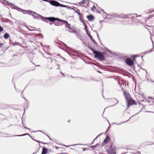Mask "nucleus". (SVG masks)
<instances>
[{
	"label": "nucleus",
	"instance_id": "22",
	"mask_svg": "<svg viewBox=\"0 0 154 154\" xmlns=\"http://www.w3.org/2000/svg\"><path fill=\"white\" fill-rule=\"evenodd\" d=\"M58 6H60L61 7H67L66 5H63L60 4L59 3V5Z\"/></svg>",
	"mask_w": 154,
	"mask_h": 154
},
{
	"label": "nucleus",
	"instance_id": "5",
	"mask_svg": "<svg viewBox=\"0 0 154 154\" xmlns=\"http://www.w3.org/2000/svg\"><path fill=\"white\" fill-rule=\"evenodd\" d=\"M116 150L115 147L112 148V146H110L109 149L108 150L107 152L109 154H116Z\"/></svg>",
	"mask_w": 154,
	"mask_h": 154
},
{
	"label": "nucleus",
	"instance_id": "4",
	"mask_svg": "<svg viewBox=\"0 0 154 154\" xmlns=\"http://www.w3.org/2000/svg\"><path fill=\"white\" fill-rule=\"evenodd\" d=\"M23 11H25H25L29 12L30 13H33L34 14L36 15H37L36 16H35L33 15H32L34 19H35V18L38 19V18H40L42 17V16H41V15H40L39 14H37V13H36V12H35L34 11H28V10H27V11L23 10Z\"/></svg>",
	"mask_w": 154,
	"mask_h": 154
},
{
	"label": "nucleus",
	"instance_id": "6",
	"mask_svg": "<svg viewBox=\"0 0 154 154\" xmlns=\"http://www.w3.org/2000/svg\"><path fill=\"white\" fill-rule=\"evenodd\" d=\"M126 63L130 66H132L134 64V62L132 60L130 59H127L125 60Z\"/></svg>",
	"mask_w": 154,
	"mask_h": 154
},
{
	"label": "nucleus",
	"instance_id": "11",
	"mask_svg": "<svg viewBox=\"0 0 154 154\" xmlns=\"http://www.w3.org/2000/svg\"><path fill=\"white\" fill-rule=\"evenodd\" d=\"M84 5V6L87 7L88 6V2L87 0H83L80 3Z\"/></svg>",
	"mask_w": 154,
	"mask_h": 154
},
{
	"label": "nucleus",
	"instance_id": "20",
	"mask_svg": "<svg viewBox=\"0 0 154 154\" xmlns=\"http://www.w3.org/2000/svg\"><path fill=\"white\" fill-rule=\"evenodd\" d=\"M14 9L19 11H23V10L21 9V8L17 7H15Z\"/></svg>",
	"mask_w": 154,
	"mask_h": 154
},
{
	"label": "nucleus",
	"instance_id": "33",
	"mask_svg": "<svg viewBox=\"0 0 154 154\" xmlns=\"http://www.w3.org/2000/svg\"><path fill=\"white\" fill-rule=\"evenodd\" d=\"M96 12H98L99 14L100 13V12L99 11H98L97 10Z\"/></svg>",
	"mask_w": 154,
	"mask_h": 154
},
{
	"label": "nucleus",
	"instance_id": "38",
	"mask_svg": "<svg viewBox=\"0 0 154 154\" xmlns=\"http://www.w3.org/2000/svg\"><path fill=\"white\" fill-rule=\"evenodd\" d=\"M100 134H99V135H98L95 139H94V140H95L97 138V137H98V136Z\"/></svg>",
	"mask_w": 154,
	"mask_h": 154
},
{
	"label": "nucleus",
	"instance_id": "2",
	"mask_svg": "<svg viewBox=\"0 0 154 154\" xmlns=\"http://www.w3.org/2000/svg\"><path fill=\"white\" fill-rule=\"evenodd\" d=\"M94 53L95 54V57L96 58H98L101 60H104V56L103 53L95 51L94 52Z\"/></svg>",
	"mask_w": 154,
	"mask_h": 154
},
{
	"label": "nucleus",
	"instance_id": "39",
	"mask_svg": "<svg viewBox=\"0 0 154 154\" xmlns=\"http://www.w3.org/2000/svg\"><path fill=\"white\" fill-rule=\"evenodd\" d=\"M116 100V101H117V103H118V100Z\"/></svg>",
	"mask_w": 154,
	"mask_h": 154
},
{
	"label": "nucleus",
	"instance_id": "19",
	"mask_svg": "<svg viewBox=\"0 0 154 154\" xmlns=\"http://www.w3.org/2000/svg\"><path fill=\"white\" fill-rule=\"evenodd\" d=\"M91 9L92 11H93L94 12H96V11L97 10L96 8V7L95 6H93L92 8Z\"/></svg>",
	"mask_w": 154,
	"mask_h": 154
},
{
	"label": "nucleus",
	"instance_id": "31",
	"mask_svg": "<svg viewBox=\"0 0 154 154\" xmlns=\"http://www.w3.org/2000/svg\"><path fill=\"white\" fill-rule=\"evenodd\" d=\"M82 149L83 151H85L86 150V148H83Z\"/></svg>",
	"mask_w": 154,
	"mask_h": 154
},
{
	"label": "nucleus",
	"instance_id": "42",
	"mask_svg": "<svg viewBox=\"0 0 154 154\" xmlns=\"http://www.w3.org/2000/svg\"><path fill=\"white\" fill-rule=\"evenodd\" d=\"M73 32H75V33H76V32L75 31H74Z\"/></svg>",
	"mask_w": 154,
	"mask_h": 154
},
{
	"label": "nucleus",
	"instance_id": "36",
	"mask_svg": "<svg viewBox=\"0 0 154 154\" xmlns=\"http://www.w3.org/2000/svg\"><path fill=\"white\" fill-rule=\"evenodd\" d=\"M55 148H56V149H59V147H57V146H55Z\"/></svg>",
	"mask_w": 154,
	"mask_h": 154
},
{
	"label": "nucleus",
	"instance_id": "1",
	"mask_svg": "<svg viewBox=\"0 0 154 154\" xmlns=\"http://www.w3.org/2000/svg\"><path fill=\"white\" fill-rule=\"evenodd\" d=\"M44 18L52 22H54L55 20H58L60 21L63 24H64L65 25L66 27H68L70 28V25L69 24L68 22L65 20H63L60 19L55 18L54 17H47L45 18Z\"/></svg>",
	"mask_w": 154,
	"mask_h": 154
},
{
	"label": "nucleus",
	"instance_id": "10",
	"mask_svg": "<svg viewBox=\"0 0 154 154\" xmlns=\"http://www.w3.org/2000/svg\"><path fill=\"white\" fill-rule=\"evenodd\" d=\"M127 101H128V105H132L135 104V101L134 100L132 99H130Z\"/></svg>",
	"mask_w": 154,
	"mask_h": 154
},
{
	"label": "nucleus",
	"instance_id": "28",
	"mask_svg": "<svg viewBox=\"0 0 154 154\" xmlns=\"http://www.w3.org/2000/svg\"><path fill=\"white\" fill-rule=\"evenodd\" d=\"M69 51H71L73 52H75V51L73 50H72L71 48H70V50H69Z\"/></svg>",
	"mask_w": 154,
	"mask_h": 154
},
{
	"label": "nucleus",
	"instance_id": "21",
	"mask_svg": "<svg viewBox=\"0 0 154 154\" xmlns=\"http://www.w3.org/2000/svg\"><path fill=\"white\" fill-rule=\"evenodd\" d=\"M98 145V144H97L96 145H93L91 146V147L93 149H94L96 147V146Z\"/></svg>",
	"mask_w": 154,
	"mask_h": 154
},
{
	"label": "nucleus",
	"instance_id": "45",
	"mask_svg": "<svg viewBox=\"0 0 154 154\" xmlns=\"http://www.w3.org/2000/svg\"><path fill=\"white\" fill-rule=\"evenodd\" d=\"M139 16V17H141V15H139V16Z\"/></svg>",
	"mask_w": 154,
	"mask_h": 154
},
{
	"label": "nucleus",
	"instance_id": "26",
	"mask_svg": "<svg viewBox=\"0 0 154 154\" xmlns=\"http://www.w3.org/2000/svg\"><path fill=\"white\" fill-rule=\"evenodd\" d=\"M148 98L151 99V101H152V102L153 101L154 99L153 98H152V97H148Z\"/></svg>",
	"mask_w": 154,
	"mask_h": 154
},
{
	"label": "nucleus",
	"instance_id": "9",
	"mask_svg": "<svg viewBox=\"0 0 154 154\" xmlns=\"http://www.w3.org/2000/svg\"><path fill=\"white\" fill-rule=\"evenodd\" d=\"M49 2L51 5L54 6H58L59 5V3L56 1H49Z\"/></svg>",
	"mask_w": 154,
	"mask_h": 154
},
{
	"label": "nucleus",
	"instance_id": "12",
	"mask_svg": "<svg viewBox=\"0 0 154 154\" xmlns=\"http://www.w3.org/2000/svg\"><path fill=\"white\" fill-rule=\"evenodd\" d=\"M87 18L89 21H92L94 19V17L93 16L90 15L87 16Z\"/></svg>",
	"mask_w": 154,
	"mask_h": 154
},
{
	"label": "nucleus",
	"instance_id": "14",
	"mask_svg": "<svg viewBox=\"0 0 154 154\" xmlns=\"http://www.w3.org/2000/svg\"><path fill=\"white\" fill-rule=\"evenodd\" d=\"M140 96L142 98H143V99L142 100H144L146 99L145 98V96L143 93H141L139 94Z\"/></svg>",
	"mask_w": 154,
	"mask_h": 154
},
{
	"label": "nucleus",
	"instance_id": "48",
	"mask_svg": "<svg viewBox=\"0 0 154 154\" xmlns=\"http://www.w3.org/2000/svg\"><path fill=\"white\" fill-rule=\"evenodd\" d=\"M23 13H24V14H26V13H25V12H23Z\"/></svg>",
	"mask_w": 154,
	"mask_h": 154
},
{
	"label": "nucleus",
	"instance_id": "18",
	"mask_svg": "<svg viewBox=\"0 0 154 154\" xmlns=\"http://www.w3.org/2000/svg\"><path fill=\"white\" fill-rule=\"evenodd\" d=\"M154 12V10H148L146 12V13L147 14L151 13L152 12Z\"/></svg>",
	"mask_w": 154,
	"mask_h": 154
},
{
	"label": "nucleus",
	"instance_id": "30",
	"mask_svg": "<svg viewBox=\"0 0 154 154\" xmlns=\"http://www.w3.org/2000/svg\"><path fill=\"white\" fill-rule=\"evenodd\" d=\"M89 37H90L91 39V40H93V39H93V37H92L91 35V36H90Z\"/></svg>",
	"mask_w": 154,
	"mask_h": 154
},
{
	"label": "nucleus",
	"instance_id": "40",
	"mask_svg": "<svg viewBox=\"0 0 154 154\" xmlns=\"http://www.w3.org/2000/svg\"><path fill=\"white\" fill-rule=\"evenodd\" d=\"M98 72L100 73H101V72L99 71H98Z\"/></svg>",
	"mask_w": 154,
	"mask_h": 154
},
{
	"label": "nucleus",
	"instance_id": "32",
	"mask_svg": "<svg viewBox=\"0 0 154 154\" xmlns=\"http://www.w3.org/2000/svg\"><path fill=\"white\" fill-rule=\"evenodd\" d=\"M152 16H153L152 15L150 16H149V18H148V19H149L150 18L152 17Z\"/></svg>",
	"mask_w": 154,
	"mask_h": 154
},
{
	"label": "nucleus",
	"instance_id": "41",
	"mask_svg": "<svg viewBox=\"0 0 154 154\" xmlns=\"http://www.w3.org/2000/svg\"><path fill=\"white\" fill-rule=\"evenodd\" d=\"M147 101L148 102H150V100H147Z\"/></svg>",
	"mask_w": 154,
	"mask_h": 154
},
{
	"label": "nucleus",
	"instance_id": "7",
	"mask_svg": "<svg viewBox=\"0 0 154 154\" xmlns=\"http://www.w3.org/2000/svg\"><path fill=\"white\" fill-rule=\"evenodd\" d=\"M124 94L127 101H128L131 98L130 95L128 93L124 91Z\"/></svg>",
	"mask_w": 154,
	"mask_h": 154
},
{
	"label": "nucleus",
	"instance_id": "47",
	"mask_svg": "<svg viewBox=\"0 0 154 154\" xmlns=\"http://www.w3.org/2000/svg\"><path fill=\"white\" fill-rule=\"evenodd\" d=\"M77 145L76 144H75V145H72V146H75V145Z\"/></svg>",
	"mask_w": 154,
	"mask_h": 154
},
{
	"label": "nucleus",
	"instance_id": "34",
	"mask_svg": "<svg viewBox=\"0 0 154 154\" xmlns=\"http://www.w3.org/2000/svg\"><path fill=\"white\" fill-rule=\"evenodd\" d=\"M24 127L25 128H26V129H29V128H26V127H25V126H24Z\"/></svg>",
	"mask_w": 154,
	"mask_h": 154
},
{
	"label": "nucleus",
	"instance_id": "13",
	"mask_svg": "<svg viewBox=\"0 0 154 154\" xmlns=\"http://www.w3.org/2000/svg\"><path fill=\"white\" fill-rule=\"evenodd\" d=\"M48 152L47 149L45 148L42 149V154H46Z\"/></svg>",
	"mask_w": 154,
	"mask_h": 154
},
{
	"label": "nucleus",
	"instance_id": "25",
	"mask_svg": "<svg viewBox=\"0 0 154 154\" xmlns=\"http://www.w3.org/2000/svg\"><path fill=\"white\" fill-rule=\"evenodd\" d=\"M3 30V29L1 26L0 25V32L2 31Z\"/></svg>",
	"mask_w": 154,
	"mask_h": 154
},
{
	"label": "nucleus",
	"instance_id": "43",
	"mask_svg": "<svg viewBox=\"0 0 154 154\" xmlns=\"http://www.w3.org/2000/svg\"><path fill=\"white\" fill-rule=\"evenodd\" d=\"M133 59L134 60H135V58L134 57H133Z\"/></svg>",
	"mask_w": 154,
	"mask_h": 154
},
{
	"label": "nucleus",
	"instance_id": "17",
	"mask_svg": "<svg viewBox=\"0 0 154 154\" xmlns=\"http://www.w3.org/2000/svg\"><path fill=\"white\" fill-rule=\"evenodd\" d=\"M63 24L62 23H60L59 22H56L55 23V25L57 26H60Z\"/></svg>",
	"mask_w": 154,
	"mask_h": 154
},
{
	"label": "nucleus",
	"instance_id": "29",
	"mask_svg": "<svg viewBox=\"0 0 154 154\" xmlns=\"http://www.w3.org/2000/svg\"><path fill=\"white\" fill-rule=\"evenodd\" d=\"M65 51L67 53H68V54H69V55L70 56H71V54L68 51Z\"/></svg>",
	"mask_w": 154,
	"mask_h": 154
},
{
	"label": "nucleus",
	"instance_id": "24",
	"mask_svg": "<svg viewBox=\"0 0 154 154\" xmlns=\"http://www.w3.org/2000/svg\"><path fill=\"white\" fill-rule=\"evenodd\" d=\"M18 44H19V43L18 42H15V43H13L12 44V45L14 46H15L16 45H18Z\"/></svg>",
	"mask_w": 154,
	"mask_h": 154
},
{
	"label": "nucleus",
	"instance_id": "16",
	"mask_svg": "<svg viewBox=\"0 0 154 154\" xmlns=\"http://www.w3.org/2000/svg\"><path fill=\"white\" fill-rule=\"evenodd\" d=\"M10 37V35L8 33H5L4 36V38L5 39H7Z\"/></svg>",
	"mask_w": 154,
	"mask_h": 154
},
{
	"label": "nucleus",
	"instance_id": "8",
	"mask_svg": "<svg viewBox=\"0 0 154 154\" xmlns=\"http://www.w3.org/2000/svg\"><path fill=\"white\" fill-rule=\"evenodd\" d=\"M110 141V137L109 136H107L106 139L104 140L102 144V145L104 146L105 145V144L109 143V142Z\"/></svg>",
	"mask_w": 154,
	"mask_h": 154
},
{
	"label": "nucleus",
	"instance_id": "44",
	"mask_svg": "<svg viewBox=\"0 0 154 154\" xmlns=\"http://www.w3.org/2000/svg\"><path fill=\"white\" fill-rule=\"evenodd\" d=\"M101 11H103V10H101Z\"/></svg>",
	"mask_w": 154,
	"mask_h": 154
},
{
	"label": "nucleus",
	"instance_id": "23",
	"mask_svg": "<svg viewBox=\"0 0 154 154\" xmlns=\"http://www.w3.org/2000/svg\"><path fill=\"white\" fill-rule=\"evenodd\" d=\"M132 16H131V17H138V16L136 14H133L132 15Z\"/></svg>",
	"mask_w": 154,
	"mask_h": 154
},
{
	"label": "nucleus",
	"instance_id": "15",
	"mask_svg": "<svg viewBox=\"0 0 154 154\" xmlns=\"http://www.w3.org/2000/svg\"><path fill=\"white\" fill-rule=\"evenodd\" d=\"M82 22L83 23V24H84V26H85V30L86 31V32H87L88 35L89 36V37H90V36H91V35H90V32H87V29H86V25L85 24V23L84 22L82 21Z\"/></svg>",
	"mask_w": 154,
	"mask_h": 154
},
{
	"label": "nucleus",
	"instance_id": "3",
	"mask_svg": "<svg viewBox=\"0 0 154 154\" xmlns=\"http://www.w3.org/2000/svg\"><path fill=\"white\" fill-rule=\"evenodd\" d=\"M112 16L113 18L120 17L126 19H128V15H119L113 13L112 15Z\"/></svg>",
	"mask_w": 154,
	"mask_h": 154
},
{
	"label": "nucleus",
	"instance_id": "37",
	"mask_svg": "<svg viewBox=\"0 0 154 154\" xmlns=\"http://www.w3.org/2000/svg\"><path fill=\"white\" fill-rule=\"evenodd\" d=\"M35 141L38 142V143H39L40 142V141H38V140H35Z\"/></svg>",
	"mask_w": 154,
	"mask_h": 154
},
{
	"label": "nucleus",
	"instance_id": "27",
	"mask_svg": "<svg viewBox=\"0 0 154 154\" xmlns=\"http://www.w3.org/2000/svg\"><path fill=\"white\" fill-rule=\"evenodd\" d=\"M27 134L28 135V134H24L17 135V136H23L25 135H27Z\"/></svg>",
	"mask_w": 154,
	"mask_h": 154
},
{
	"label": "nucleus",
	"instance_id": "46",
	"mask_svg": "<svg viewBox=\"0 0 154 154\" xmlns=\"http://www.w3.org/2000/svg\"><path fill=\"white\" fill-rule=\"evenodd\" d=\"M28 29H29V30H31L30 29H29V28H28Z\"/></svg>",
	"mask_w": 154,
	"mask_h": 154
},
{
	"label": "nucleus",
	"instance_id": "35",
	"mask_svg": "<svg viewBox=\"0 0 154 154\" xmlns=\"http://www.w3.org/2000/svg\"><path fill=\"white\" fill-rule=\"evenodd\" d=\"M63 145V146H66V147H68V146H66V145Z\"/></svg>",
	"mask_w": 154,
	"mask_h": 154
}]
</instances>
